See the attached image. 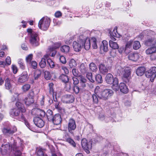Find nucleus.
Masks as SVG:
<instances>
[{"label": "nucleus", "mask_w": 156, "mask_h": 156, "mask_svg": "<svg viewBox=\"0 0 156 156\" xmlns=\"http://www.w3.org/2000/svg\"><path fill=\"white\" fill-rule=\"evenodd\" d=\"M87 77L91 82H93L94 81V79L92 77V73H88L87 74Z\"/></svg>", "instance_id": "nucleus-47"}, {"label": "nucleus", "mask_w": 156, "mask_h": 156, "mask_svg": "<svg viewBox=\"0 0 156 156\" xmlns=\"http://www.w3.org/2000/svg\"><path fill=\"white\" fill-rule=\"evenodd\" d=\"M147 46H156V39L154 38H150L147 40L145 43Z\"/></svg>", "instance_id": "nucleus-17"}, {"label": "nucleus", "mask_w": 156, "mask_h": 156, "mask_svg": "<svg viewBox=\"0 0 156 156\" xmlns=\"http://www.w3.org/2000/svg\"><path fill=\"white\" fill-rule=\"evenodd\" d=\"M18 62L21 69H25V64L23 62V60L22 59H19L18 60Z\"/></svg>", "instance_id": "nucleus-36"}, {"label": "nucleus", "mask_w": 156, "mask_h": 156, "mask_svg": "<svg viewBox=\"0 0 156 156\" xmlns=\"http://www.w3.org/2000/svg\"><path fill=\"white\" fill-rule=\"evenodd\" d=\"M149 32H151L150 31H149ZM148 32V31L147 30H146L144 31L142 33L140 34L139 35V37L142 39L144 37V35H149L147 32Z\"/></svg>", "instance_id": "nucleus-53"}, {"label": "nucleus", "mask_w": 156, "mask_h": 156, "mask_svg": "<svg viewBox=\"0 0 156 156\" xmlns=\"http://www.w3.org/2000/svg\"><path fill=\"white\" fill-rule=\"evenodd\" d=\"M146 53L149 55H151L152 54L156 53V46H152L149 48L145 51Z\"/></svg>", "instance_id": "nucleus-20"}, {"label": "nucleus", "mask_w": 156, "mask_h": 156, "mask_svg": "<svg viewBox=\"0 0 156 156\" xmlns=\"http://www.w3.org/2000/svg\"><path fill=\"white\" fill-rule=\"evenodd\" d=\"M29 64L34 69H36L37 68V63L36 61H32Z\"/></svg>", "instance_id": "nucleus-49"}, {"label": "nucleus", "mask_w": 156, "mask_h": 156, "mask_svg": "<svg viewBox=\"0 0 156 156\" xmlns=\"http://www.w3.org/2000/svg\"><path fill=\"white\" fill-rule=\"evenodd\" d=\"M61 69L64 71L66 74H68L69 71L66 67L62 66L61 67Z\"/></svg>", "instance_id": "nucleus-58"}, {"label": "nucleus", "mask_w": 156, "mask_h": 156, "mask_svg": "<svg viewBox=\"0 0 156 156\" xmlns=\"http://www.w3.org/2000/svg\"><path fill=\"white\" fill-rule=\"evenodd\" d=\"M37 114L38 116L44 117L45 115V112L43 110L40 109H36Z\"/></svg>", "instance_id": "nucleus-33"}, {"label": "nucleus", "mask_w": 156, "mask_h": 156, "mask_svg": "<svg viewBox=\"0 0 156 156\" xmlns=\"http://www.w3.org/2000/svg\"><path fill=\"white\" fill-rule=\"evenodd\" d=\"M69 66L70 68L75 67L76 66V63L74 59H71L70 60L69 63Z\"/></svg>", "instance_id": "nucleus-40"}, {"label": "nucleus", "mask_w": 156, "mask_h": 156, "mask_svg": "<svg viewBox=\"0 0 156 156\" xmlns=\"http://www.w3.org/2000/svg\"><path fill=\"white\" fill-rule=\"evenodd\" d=\"M95 79L97 82L99 83H101L103 81L102 76L99 74H98L96 75Z\"/></svg>", "instance_id": "nucleus-42"}, {"label": "nucleus", "mask_w": 156, "mask_h": 156, "mask_svg": "<svg viewBox=\"0 0 156 156\" xmlns=\"http://www.w3.org/2000/svg\"><path fill=\"white\" fill-rule=\"evenodd\" d=\"M74 100V98L72 95H66L62 98V101L66 103H73Z\"/></svg>", "instance_id": "nucleus-12"}, {"label": "nucleus", "mask_w": 156, "mask_h": 156, "mask_svg": "<svg viewBox=\"0 0 156 156\" xmlns=\"http://www.w3.org/2000/svg\"><path fill=\"white\" fill-rule=\"evenodd\" d=\"M156 73V67H153L149 70L146 72L145 75L146 76L150 78V80L153 82L155 78V73Z\"/></svg>", "instance_id": "nucleus-9"}, {"label": "nucleus", "mask_w": 156, "mask_h": 156, "mask_svg": "<svg viewBox=\"0 0 156 156\" xmlns=\"http://www.w3.org/2000/svg\"><path fill=\"white\" fill-rule=\"evenodd\" d=\"M119 89L121 92L126 94L128 92V89L125 83H121L119 85Z\"/></svg>", "instance_id": "nucleus-21"}, {"label": "nucleus", "mask_w": 156, "mask_h": 156, "mask_svg": "<svg viewBox=\"0 0 156 156\" xmlns=\"http://www.w3.org/2000/svg\"><path fill=\"white\" fill-rule=\"evenodd\" d=\"M27 31L30 36V41L33 45L36 46L39 45V38L37 33L31 29H28Z\"/></svg>", "instance_id": "nucleus-4"}, {"label": "nucleus", "mask_w": 156, "mask_h": 156, "mask_svg": "<svg viewBox=\"0 0 156 156\" xmlns=\"http://www.w3.org/2000/svg\"><path fill=\"white\" fill-rule=\"evenodd\" d=\"M44 154L42 150L39 149L36 152V156H44Z\"/></svg>", "instance_id": "nucleus-51"}, {"label": "nucleus", "mask_w": 156, "mask_h": 156, "mask_svg": "<svg viewBox=\"0 0 156 156\" xmlns=\"http://www.w3.org/2000/svg\"><path fill=\"white\" fill-rule=\"evenodd\" d=\"M10 113V115L12 116H18L17 119L19 120L22 121H26V119L23 115L22 114L20 115V113L19 109H17L16 108L12 109L11 110Z\"/></svg>", "instance_id": "nucleus-8"}, {"label": "nucleus", "mask_w": 156, "mask_h": 156, "mask_svg": "<svg viewBox=\"0 0 156 156\" xmlns=\"http://www.w3.org/2000/svg\"><path fill=\"white\" fill-rule=\"evenodd\" d=\"M30 88V85L29 84H26L24 85L21 88L23 92H26L28 91Z\"/></svg>", "instance_id": "nucleus-35"}, {"label": "nucleus", "mask_w": 156, "mask_h": 156, "mask_svg": "<svg viewBox=\"0 0 156 156\" xmlns=\"http://www.w3.org/2000/svg\"><path fill=\"white\" fill-rule=\"evenodd\" d=\"M99 69L100 72L103 74L106 73L108 72V69L105 66L102 64H101L99 66Z\"/></svg>", "instance_id": "nucleus-26"}, {"label": "nucleus", "mask_w": 156, "mask_h": 156, "mask_svg": "<svg viewBox=\"0 0 156 156\" xmlns=\"http://www.w3.org/2000/svg\"><path fill=\"white\" fill-rule=\"evenodd\" d=\"M100 49L101 51L102 50L105 52L108 51V43L106 41L104 40L102 42L100 47Z\"/></svg>", "instance_id": "nucleus-22"}, {"label": "nucleus", "mask_w": 156, "mask_h": 156, "mask_svg": "<svg viewBox=\"0 0 156 156\" xmlns=\"http://www.w3.org/2000/svg\"><path fill=\"white\" fill-rule=\"evenodd\" d=\"M80 71L82 73H84L86 71V68L84 64H82L80 66Z\"/></svg>", "instance_id": "nucleus-52"}, {"label": "nucleus", "mask_w": 156, "mask_h": 156, "mask_svg": "<svg viewBox=\"0 0 156 156\" xmlns=\"http://www.w3.org/2000/svg\"><path fill=\"white\" fill-rule=\"evenodd\" d=\"M60 78L62 81L65 83H67L69 81L68 76L64 74L61 75L60 76Z\"/></svg>", "instance_id": "nucleus-32"}, {"label": "nucleus", "mask_w": 156, "mask_h": 156, "mask_svg": "<svg viewBox=\"0 0 156 156\" xmlns=\"http://www.w3.org/2000/svg\"><path fill=\"white\" fill-rule=\"evenodd\" d=\"M90 69L93 72L96 71L97 70V67L96 65L93 62H91L89 66Z\"/></svg>", "instance_id": "nucleus-31"}, {"label": "nucleus", "mask_w": 156, "mask_h": 156, "mask_svg": "<svg viewBox=\"0 0 156 156\" xmlns=\"http://www.w3.org/2000/svg\"><path fill=\"white\" fill-rule=\"evenodd\" d=\"M46 60L44 58H42L39 63V65L41 68H44L46 66Z\"/></svg>", "instance_id": "nucleus-39"}, {"label": "nucleus", "mask_w": 156, "mask_h": 156, "mask_svg": "<svg viewBox=\"0 0 156 156\" xmlns=\"http://www.w3.org/2000/svg\"><path fill=\"white\" fill-rule=\"evenodd\" d=\"M76 128V122L73 119H70L68 122L67 128L68 131L71 134L73 133V131Z\"/></svg>", "instance_id": "nucleus-10"}, {"label": "nucleus", "mask_w": 156, "mask_h": 156, "mask_svg": "<svg viewBox=\"0 0 156 156\" xmlns=\"http://www.w3.org/2000/svg\"><path fill=\"white\" fill-rule=\"evenodd\" d=\"M33 55L32 54H30L28 55L26 58V60L27 63H29L32 61V59Z\"/></svg>", "instance_id": "nucleus-44"}, {"label": "nucleus", "mask_w": 156, "mask_h": 156, "mask_svg": "<svg viewBox=\"0 0 156 156\" xmlns=\"http://www.w3.org/2000/svg\"><path fill=\"white\" fill-rule=\"evenodd\" d=\"M112 89L115 91L118 90L119 89V84L117 85H113L112 86Z\"/></svg>", "instance_id": "nucleus-64"}, {"label": "nucleus", "mask_w": 156, "mask_h": 156, "mask_svg": "<svg viewBox=\"0 0 156 156\" xmlns=\"http://www.w3.org/2000/svg\"><path fill=\"white\" fill-rule=\"evenodd\" d=\"M81 145L83 148H91V144L90 142L88 143L86 139H83L81 140Z\"/></svg>", "instance_id": "nucleus-18"}, {"label": "nucleus", "mask_w": 156, "mask_h": 156, "mask_svg": "<svg viewBox=\"0 0 156 156\" xmlns=\"http://www.w3.org/2000/svg\"><path fill=\"white\" fill-rule=\"evenodd\" d=\"M91 41L93 48L95 49L97 48V45L96 39L95 38H92L91 40Z\"/></svg>", "instance_id": "nucleus-38"}, {"label": "nucleus", "mask_w": 156, "mask_h": 156, "mask_svg": "<svg viewBox=\"0 0 156 156\" xmlns=\"http://www.w3.org/2000/svg\"><path fill=\"white\" fill-rule=\"evenodd\" d=\"M61 45V44L59 43H56L54 44L53 46L51 47H53L54 49H55L60 47Z\"/></svg>", "instance_id": "nucleus-63"}, {"label": "nucleus", "mask_w": 156, "mask_h": 156, "mask_svg": "<svg viewBox=\"0 0 156 156\" xmlns=\"http://www.w3.org/2000/svg\"><path fill=\"white\" fill-rule=\"evenodd\" d=\"M79 78L80 80V82L85 83L86 82L87 80L82 75H80L79 76Z\"/></svg>", "instance_id": "nucleus-62"}, {"label": "nucleus", "mask_w": 156, "mask_h": 156, "mask_svg": "<svg viewBox=\"0 0 156 156\" xmlns=\"http://www.w3.org/2000/svg\"><path fill=\"white\" fill-rule=\"evenodd\" d=\"M6 65H10L11 63V59L10 57L7 56L5 62Z\"/></svg>", "instance_id": "nucleus-57"}, {"label": "nucleus", "mask_w": 156, "mask_h": 156, "mask_svg": "<svg viewBox=\"0 0 156 156\" xmlns=\"http://www.w3.org/2000/svg\"><path fill=\"white\" fill-rule=\"evenodd\" d=\"M72 73L73 75L76 77L78 76V71L76 69H73Z\"/></svg>", "instance_id": "nucleus-60"}, {"label": "nucleus", "mask_w": 156, "mask_h": 156, "mask_svg": "<svg viewBox=\"0 0 156 156\" xmlns=\"http://www.w3.org/2000/svg\"><path fill=\"white\" fill-rule=\"evenodd\" d=\"M17 131V128L15 126H13L10 129L8 128H4L2 130V132L5 133H8L12 134Z\"/></svg>", "instance_id": "nucleus-19"}, {"label": "nucleus", "mask_w": 156, "mask_h": 156, "mask_svg": "<svg viewBox=\"0 0 156 156\" xmlns=\"http://www.w3.org/2000/svg\"><path fill=\"white\" fill-rule=\"evenodd\" d=\"M73 91L76 94H78L80 91V88L79 87L76 85H74L73 89Z\"/></svg>", "instance_id": "nucleus-56"}, {"label": "nucleus", "mask_w": 156, "mask_h": 156, "mask_svg": "<svg viewBox=\"0 0 156 156\" xmlns=\"http://www.w3.org/2000/svg\"><path fill=\"white\" fill-rule=\"evenodd\" d=\"M41 72L40 70H36L34 74V77L35 79H37L41 76Z\"/></svg>", "instance_id": "nucleus-43"}, {"label": "nucleus", "mask_w": 156, "mask_h": 156, "mask_svg": "<svg viewBox=\"0 0 156 156\" xmlns=\"http://www.w3.org/2000/svg\"><path fill=\"white\" fill-rule=\"evenodd\" d=\"M5 88L8 90H10L11 93L12 92V91L10 90L12 87V85H11L10 82L8 78L6 79L5 83Z\"/></svg>", "instance_id": "nucleus-27"}, {"label": "nucleus", "mask_w": 156, "mask_h": 156, "mask_svg": "<svg viewBox=\"0 0 156 156\" xmlns=\"http://www.w3.org/2000/svg\"><path fill=\"white\" fill-rule=\"evenodd\" d=\"M47 62L51 68H53L55 66L54 62L51 59H48Z\"/></svg>", "instance_id": "nucleus-48"}, {"label": "nucleus", "mask_w": 156, "mask_h": 156, "mask_svg": "<svg viewBox=\"0 0 156 156\" xmlns=\"http://www.w3.org/2000/svg\"><path fill=\"white\" fill-rule=\"evenodd\" d=\"M46 115L49 121H51V120L52 119V118L54 117L53 115L52 111L50 109L48 110L46 113Z\"/></svg>", "instance_id": "nucleus-29"}, {"label": "nucleus", "mask_w": 156, "mask_h": 156, "mask_svg": "<svg viewBox=\"0 0 156 156\" xmlns=\"http://www.w3.org/2000/svg\"><path fill=\"white\" fill-rule=\"evenodd\" d=\"M99 88V86H97L95 89V92L96 94L97 93V94L98 98L100 100H107L113 94V91L109 89H106L98 92Z\"/></svg>", "instance_id": "nucleus-2"}, {"label": "nucleus", "mask_w": 156, "mask_h": 156, "mask_svg": "<svg viewBox=\"0 0 156 156\" xmlns=\"http://www.w3.org/2000/svg\"><path fill=\"white\" fill-rule=\"evenodd\" d=\"M28 78L29 76L27 72H24L19 76L18 81L20 83H24L27 81Z\"/></svg>", "instance_id": "nucleus-13"}, {"label": "nucleus", "mask_w": 156, "mask_h": 156, "mask_svg": "<svg viewBox=\"0 0 156 156\" xmlns=\"http://www.w3.org/2000/svg\"><path fill=\"white\" fill-rule=\"evenodd\" d=\"M115 71L118 75H122V76L126 78H128L130 74V71L128 67L123 68L119 65L115 66Z\"/></svg>", "instance_id": "nucleus-5"}, {"label": "nucleus", "mask_w": 156, "mask_h": 156, "mask_svg": "<svg viewBox=\"0 0 156 156\" xmlns=\"http://www.w3.org/2000/svg\"><path fill=\"white\" fill-rule=\"evenodd\" d=\"M140 42L138 41H135L133 43V48L135 50L138 49L140 47Z\"/></svg>", "instance_id": "nucleus-34"}, {"label": "nucleus", "mask_w": 156, "mask_h": 156, "mask_svg": "<svg viewBox=\"0 0 156 156\" xmlns=\"http://www.w3.org/2000/svg\"><path fill=\"white\" fill-rule=\"evenodd\" d=\"M65 139L73 146L74 147H76V144L73 140L70 138H65Z\"/></svg>", "instance_id": "nucleus-37"}, {"label": "nucleus", "mask_w": 156, "mask_h": 156, "mask_svg": "<svg viewBox=\"0 0 156 156\" xmlns=\"http://www.w3.org/2000/svg\"><path fill=\"white\" fill-rule=\"evenodd\" d=\"M51 75L50 73L48 71H45L44 72V77L45 78L48 80L50 79L51 78Z\"/></svg>", "instance_id": "nucleus-50"}, {"label": "nucleus", "mask_w": 156, "mask_h": 156, "mask_svg": "<svg viewBox=\"0 0 156 156\" xmlns=\"http://www.w3.org/2000/svg\"><path fill=\"white\" fill-rule=\"evenodd\" d=\"M114 78L113 75L110 74L108 73L107 75L105 77V81L108 84H112V83L113 80Z\"/></svg>", "instance_id": "nucleus-25"}, {"label": "nucleus", "mask_w": 156, "mask_h": 156, "mask_svg": "<svg viewBox=\"0 0 156 156\" xmlns=\"http://www.w3.org/2000/svg\"><path fill=\"white\" fill-rule=\"evenodd\" d=\"M112 83L113 85H117L119 84L118 79L116 77H115L113 80Z\"/></svg>", "instance_id": "nucleus-61"}, {"label": "nucleus", "mask_w": 156, "mask_h": 156, "mask_svg": "<svg viewBox=\"0 0 156 156\" xmlns=\"http://www.w3.org/2000/svg\"><path fill=\"white\" fill-rule=\"evenodd\" d=\"M59 59L60 62L63 64H65L66 62L65 57L62 55L60 56Z\"/></svg>", "instance_id": "nucleus-54"}, {"label": "nucleus", "mask_w": 156, "mask_h": 156, "mask_svg": "<svg viewBox=\"0 0 156 156\" xmlns=\"http://www.w3.org/2000/svg\"><path fill=\"white\" fill-rule=\"evenodd\" d=\"M62 15V13L60 11H57L55 14V16L56 17L58 18L61 17Z\"/></svg>", "instance_id": "nucleus-59"}, {"label": "nucleus", "mask_w": 156, "mask_h": 156, "mask_svg": "<svg viewBox=\"0 0 156 156\" xmlns=\"http://www.w3.org/2000/svg\"><path fill=\"white\" fill-rule=\"evenodd\" d=\"M70 50V48L69 46L65 45L62 46L60 48L61 51L63 52L68 53Z\"/></svg>", "instance_id": "nucleus-30"}, {"label": "nucleus", "mask_w": 156, "mask_h": 156, "mask_svg": "<svg viewBox=\"0 0 156 156\" xmlns=\"http://www.w3.org/2000/svg\"><path fill=\"white\" fill-rule=\"evenodd\" d=\"M50 19L47 16L43 17L38 23V27L41 30H46L48 28L50 23Z\"/></svg>", "instance_id": "nucleus-6"}, {"label": "nucleus", "mask_w": 156, "mask_h": 156, "mask_svg": "<svg viewBox=\"0 0 156 156\" xmlns=\"http://www.w3.org/2000/svg\"><path fill=\"white\" fill-rule=\"evenodd\" d=\"M145 71V69L143 67H138L136 70V73L139 76L143 75Z\"/></svg>", "instance_id": "nucleus-24"}, {"label": "nucleus", "mask_w": 156, "mask_h": 156, "mask_svg": "<svg viewBox=\"0 0 156 156\" xmlns=\"http://www.w3.org/2000/svg\"><path fill=\"white\" fill-rule=\"evenodd\" d=\"M49 87V90L50 93L52 94H54V90L53 88L54 84L52 83H50L48 85Z\"/></svg>", "instance_id": "nucleus-45"}, {"label": "nucleus", "mask_w": 156, "mask_h": 156, "mask_svg": "<svg viewBox=\"0 0 156 156\" xmlns=\"http://www.w3.org/2000/svg\"><path fill=\"white\" fill-rule=\"evenodd\" d=\"M34 121L35 125L38 127L42 128L44 125V122L41 118L39 117H35Z\"/></svg>", "instance_id": "nucleus-14"}, {"label": "nucleus", "mask_w": 156, "mask_h": 156, "mask_svg": "<svg viewBox=\"0 0 156 156\" xmlns=\"http://www.w3.org/2000/svg\"><path fill=\"white\" fill-rule=\"evenodd\" d=\"M117 29V27H115L112 33L111 32H109L110 36L112 40L109 41V45L111 48L114 49H118L119 48V46L117 43L113 41L116 40L115 37L118 38L120 36V34L118 33Z\"/></svg>", "instance_id": "nucleus-3"}, {"label": "nucleus", "mask_w": 156, "mask_h": 156, "mask_svg": "<svg viewBox=\"0 0 156 156\" xmlns=\"http://www.w3.org/2000/svg\"><path fill=\"white\" fill-rule=\"evenodd\" d=\"M54 105L55 108L58 110H60L61 108L60 106L59 102L58 101H57L56 98L55 99H54Z\"/></svg>", "instance_id": "nucleus-41"}, {"label": "nucleus", "mask_w": 156, "mask_h": 156, "mask_svg": "<svg viewBox=\"0 0 156 156\" xmlns=\"http://www.w3.org/2000/svg\"><path fill=\"white\" fill-rule=\"evenodd\" d=\"M18 94L17 93H15L12 97L11 100L12 101H16L18 100Z\"/></svg>", "instance_id": "nucleus-55"}, {"label": "nucleus", "mask_w": 156, "mask_h": 156, "mask_svg": "<svg viewBox=\"0 0 156 156\" xmlns=\"http://www.w3.org/2000/svg\"><path fill=\"white\" fill-rule=\"evenodd\" d=\"M94 92H95L94 91ZM97 94L94 92V94H93L92 96L93 102L94 103L96 104L97 103L98 101V99L97 96L98 95Z\"/></svg>", "instance_id": "nucleus-46"}, {"label": "nucleus", "mask_w": 156, "mask_h": 156, "mask_svg": "<svg viewBox=\"0 0 156 156\" xmlns=\"http://www.w3.org/2000/svg\"><path fill=\"white\" fill-rule=\"evenodd\" d=\"M50 121L52 122L54 125H58L60 124L62 121L60 115L58 114H55Z\"/></svg>", "instance_id": "nucleus-15"}, {"label": "nucleus", "mask_w": 156, "mask_h": 156, "mask_svg": "<svg viewBox=\"0 0 156 156\" xmlns=\"http://www.w3.org/2000/svg\"><path fill=\"white\" fill-rule=\"evenodd\" d=\"M48 53L49 55L53 57L55 55L56 51L53 47H50L48 48Z\"/></svg>", "instance_id": "nucleus-28"}, {"label": "nucleus", "mask_w": 156, "mask_h": 156, "mask_svg": "<svg viewBox=\"0 0 156 156\" xmlns=\"http://www.w3.org/2000/svg\"><path fill=\"white\" fill-rule=\"evenodd\" d=\"M33 93V92L30 93L29 95L24 99L25 103L27 105H29L34 102V100L32 94Z\"/></svg>", "instance_id": "nucleus-16"}, {"label": "nucleus", "mask_w": 156, "mask_h": 156, "mask_svg": "<svg viewBox=\"0 0 156 156\" xmlns=\"http://www.w3.org/2000/svg\"><path fill=\"white\" fill-rule=\"evenodd\" d=\"M23 140L17 137L11 144L9 143H4L1 148V151L2 154L5 155L10 151V154L9 156H21L24 145Z\"/></svg>", "instance_id": "nucleus-1"}, {"label": "nucleus", "mask_w": 156, "mask_h": 156, "mask_svg": "<svg viewBox=\"0 0 156 156\" xmlns=\"http://www.w3.org/2000/svg\"><path fill=\"white\" fill-rule=\"evenodd\" d=\"M129 59L133 61H136L139 58V56L137 53H131L128 56Z\"/></svg>", "instance_id": "nucleus-23"}, {"label": "nucleus", "mask_w": 156, "mask_h": 156, "mask_svg": "<svg viewBox=\"0 0 156 156\" xmlns=\"http://www.w3.org/2000/svg\"><path fill=\"white\" fill-rule=\"evenodd\" d=\"M82 35H80L79 36V39L77 41H75L73 42V46L74 50L76 52L80 51L83 47V42L82 38Z\"/></svg>", "instance_id": "nucleus-7"}, {"label": "nucleus", "mask_w": 156, "mask_h": 156, "mask_svg": "<svg viewBox=\"0 0 156 156\" xmlns=\"http://www.w3.org/2000/svg\"><path fill=\"white\" fill-rule=\"evenodd\" d=\"M82 35L83 41L82 44L83 43V47H84V48L86 50H88L90 49V40L89 38L86 37L85 36Z\"/></svg>", "instance_id": "nucleus-11"}]
</instances>
